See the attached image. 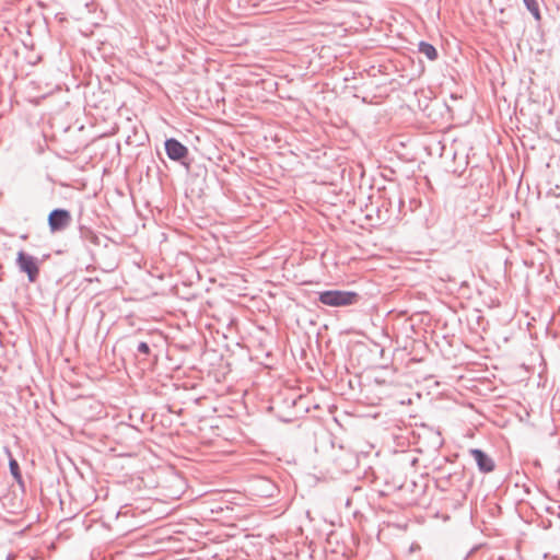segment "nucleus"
Wrapping results in <instances>:
<instances>
[{
  "label": "nucleus",
  "instance_id": "nucleus-7",
  "mask_svg": "<svg viewBox=\"0 0 560 560\" xmlns=\"http://www.w3.org/2000/svg\"><path fill=\"white\" fill-rule=\"evenodd\" d=\"M9 468H10V472L11 475L13 476V478L19 482L21 483L22 482V475H21V471H20V466H19V463L14 459V458H11L10 462H9Z\"/></svg>",
  "mask_w": 560,
  "mask_h": 560
},
{
  "label": "nucleus",
  "instance_id": "nucleus-8",
  "mask_svg": "<svg viewBox=\"0 0 560 560\" xmlns=\"http://www.w3.org/2000/svg\"><path fill=\"white\" fill-rule=\"evenodd\" d=\"M529 12L535 16L536 20H540L539 7L536 0H524Z\"/></svg>",
  "mask_w": 560,
  "mask_h": 560
},
{
  "label": "nucleus",
  "instance_id": "nucleus-3",
  "mask_svg": "<svg viewBox=\"0 0 560 560\" xmlns=\"http://www.w3.org/2000/svg\"><path fill=\"white\" fill-rule=\"evenodd\" d=\"M70 221V213L65 209H55L48 215V224L52 232L67 228Z\"/></svg>",
  "mask_w": 560,
  "mask_h": 560
},
{
  "label": "nucleus",
  "instance_id": "nucleus-6",
  "mask_svg": "<svg viewBox=\"0 0 560 560\" xmlns=\"http://www.w3.org/2000/svg\"><path fill=\"white\" fill-rule=\"evenodd\" d=\"M419 50L429 60H435L438 58L436 49L429 43L421 42L419 44Z\"/></svg>",
  "mask_w": 560,
  "mask_h": 560
},
{
  "label": "nucleus",
  "instance_id": "nucleus-5",
  "mask_svg": "<svg viewBox=\"0 0 560 560\" xmlns=\"http://www.w3.org/2000/svg\"><path fill=\"white\" fill-rule=\"evenodd\" d=\"M471 455L478 464V467L483 472H490L493 470L492 459L480 450H471Z\"/></svg>",
  "mask_w": 560,
  "mask_h": 560
},
{
  "label": "nucleus",
  "instance_id": "nucleus-2",
  "mask_svg": "<svg viewBox=\"0 0 560 560\" xmlns=\"http://www.w3.org/2000/svg\"><path fill=\"white\" fill-rule=\"evenodd\" d=\"M16 264L21 271L27 273L30 281L33 282L36 280V278L39 273V269H38L35 258L33 256L21 250L18 254Z\"/></svg>",
  "mask_w": 560,
  "mask_h": 560
},
{
  "label": "nucleus",
  "instance_id": "nucleus-4",
  "mask_svg": "<svg viewBox=\"0 0 560 560\" xmlns=\"http://www.w3.org/2000/svg\"><path fill=\"white\" fill-rule=\"evenodd\" d=\"M165 150L167 156L174 161H179L188 154L187 148L175 139L166 140Z\"/></svg>",
  "mask_w": 560,
  "mask_h": 560
},
{
  "label": "nucleus",
  "instance_id": "nucleus-9",
  "mask_svg": "<svg viewBox=\"0 0 560 560\" xmlns=\"http://www.w3.org/2000/svg\"><path fill=\"white\" fill-rule=\"evenodd\" d=\"M138 350L143 353V354H149L150 353V348L148 346L147 342H141L138 347Z\"/></svg>",
  "mask_w": 560,
  "mask_h": 560
},
{
  "label": "nucleus",
  "instance_id": "nucleus-1",
  "mask_svg": "<svg viewBox=\"0 0 560 560\" xmlns=\"http://www.w3.org/2000/svg\"><path fill=\"white\" fill-rule=\"evenodd\" d=\"M319 301L328 306L339 307L352 305L358 301V294L352 291L331 290L319 294Z\"/></svg>",
  "mask_w": 560,
  "mask_h": 560
}]
</instances>
